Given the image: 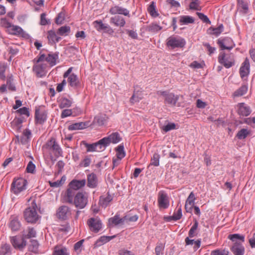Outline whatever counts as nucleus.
Listing matches in <instances>:
<instances>
[{"label": "nucleus", "instance_id": "59", "mask_svg": "<svg viewBox=\"0 0 255 255\" xmlns=\"http://www.w3.org/2000/svg\"><path fill=\"white\" fill-rule=\"evenodd\" d=\"M196 199L195 198V195L193 193V192H191L189 196L188 197L187 200H186V203H187L188 204H194V201Z\"/></svg>", "mask_w": 255, "mask_h": 255}, {"label": "nucleus", "instance_id": "35", "mask_svg": "<svg viewBox=\"0 0 255 255\" xmlns=\"http://www.w3.org/2000/svg\"><path fill=\"white\" fill-rule=\"evenodd\" d=\"M108 118L106 115H99L94 118V122L98 126H101L105 124Z\"/></svg>", "mask_w": 255, "mask_h": 255}, {"label": "nucleus", "instance_id": "42", "mask_svg": "<svg viewBox=\"0 0 255 255\" xmlns=\"http://www.w3.org/2000/svg\"><path fill=\"white\" fill-rule=\"evenodd\" d=\"M53 255H69L66 248L55 247Z\"/></svg>", "mask_w": 255, "mask_h": 255}, {"label": "nucleus", "instance_id": "11", "mask_svg": "<svg viewBox=\"0 0 255 255\" xmlns=\"http://www.w3.org/2000/svg\"><path fill=\"white\" fill-rule=\"evenodd\" d=\"M157 201L160 208L167 209L169 206L167 194L163 191H160L158 193Z\"/></svg>", "mask_w": 255, "mask_h": 255}, {"label": "nucleus", "instance_id": "64", "mask_svg": "<svg viewBox=\"0 0 255 255\" xmlns=\"http://www.w3.org/2000/svg\"><path fill=\"white\" fill-rule=\"evenodd\" d=\"M228 252H225V251L216 250L211 252V255H226V254H228Z\"/></svg>", "mask_w": 255, "mask_h": 255}, {"label": "nucleus", "instance_id": "57", "mask_svg": "<svg viewBox=\"0 0 255 255\" xmlns=\"http://www.w3.org/2000/svg\"><path fill=\"white\" fill-rule=\"evenodd\" d=\"M35 169V165L32 162L29 161L27 165L26 170L28 173H33Z\"/></svg>", "mask_w": 255, "mask_h": 255}, {"label": "nucleus", "instance_id": "22", "mask_svg": "<svg viewBox=\"0 0 255 255\" xmlns=\"http://www.w3.org/2000/svg\"><path fill=\"white\" fill-rule=\"evenodd\" d=\"M31 135L30 130L28 129H25L21 136L16 135V138L22 144H25L28 142Z\"/></svg>", "mask_w": 255, "mask_h": 255}, {"label": "nucleus", "instance_id": "26", "mask_svg": "<svg viewBox=\"0 0 255 255\" xmlns=\"http://www.w3.org/2000/svg\"><path fill=\"white\" fill-rule=\"evenodd\" d=\"M234 255H244L245 252L244 247L240 243H235L231 248Z\"/></svg>", "mask_w": 255, "mask_h": 255}, {"label": "nucleus", "instance_id": "46", "mask_svg": "<svg viewBox=\"0 0 255 255\" xmlns=\"http://www.w3.org/2000/svg\"><path fill=\"white\" fill-rule=\"evenodd\" d=\"M194 22V18L190 16H182L180 17V22L183 24L193 23Z\"/></svg>", "mask_w": 255, "mask_h": 255}, {"label": "nucleus", "instance_id": "1", "mask_svg": "<svg viewBox=\"0 0 255 255\" xmlns=\"http://www.w3.org/2000/svg\"><path fill=\"white\" fill-rule=\"evenodd\" d=\"M86 184V180H80L74 179L69 184L67 189L64 196V200L65 202H72V197L75 195L76 191L84 187Z\"/></svg>", "mask_w": 255, "mask_h": 255}, {"label": "nucleus", "instance_id": "32", "mask_svg": "<svg viewBox=\"0 0 255 255\" xmlns=\"http://www.w3.org/2000/svg\"><path fill=\"white\" fill-rule=\"evenodd\" d=\"M68 82L70 86L74 88H77L80 85L78 77L74 74H72L68 77Z\"/></svg>", "mask_w": 255, "mask_h": 255}, {"label": "nucleus", "instance_id": "30", "mask_svg": "<svg viewBox=\"0 0 255 255\" xmlns=\"http://www.w3.org/2000/svg\"><path fill=\"white\" fill-rule=\"evenodd\" d=\"M142 98V91L134 90L133 95L130 98L129 102L131 104L133 105L136 103L139 102Z\"/></svg>", "mask_w": 255, "mask_h": 255}, {"label": "nucleus", "instance_id": "39", "mask_svg": "<svg viewBox=\"0 0 255 255\" xmlns=\"http://www.w3.org/2000/svg\"><path fill=\"white\" fill-rule=\"evenodd\" d=\"M161 29V26L156 23H153L147 26L146 30L151 33H155L159 31Z\"/></svg>", "mask_w": 255, "mask_h": 255}, {"label": "nucleus", "instance_id": "38", "mask_svg": "<svg viewBox=\"0 0 255 255\" xmlns=\"http://www.w3.org/2000/svg\"><path fill=\"white\" fill-rule=\"evenodd\" d=\"M250 133L251 131L247 129L242 128L238 132L236 136L239 139H244L250 134Z\"/></svg>", "mask_w": 255, "mask_h": 255}, {"label": "nucleus", "instance_id": "33", "mask_svg": "<svg viewBox=\"0 0 255 255\" xmlns=\"http://www.w3.org/2000/svg\"><path fill=\"white\" fill-rule=\"evenodd\" d=\"M71 32V28L69 26L64 25L59 27L57 31L58 35L61 36H66Z\"/></svg>", "mask_w": 255, "mask_h": 255}, {"label": "nucleus", "instance_id": "49", "mask_svg": "<svg viewBox=\"0 0 255 255\" xmlns=\"http://www.w3.org/2000/svg\"><path fill=\"white\" fill-rule=\"evenodd\" d=\"M36 232L33 228H28V233L26 235H23V237L24 239H30L31 238L35 237Z\"/></svg>", "mask_w": 255, "mask_h": 255}, {"label": "nucleus", "instance_id": "18", "mask_svg": "<svg viewBox=\"0 0 255 255\" xmlns=\"http://www.w3.org/2000/svg\"><path fill=\"white\" fill-rule=\"evenodd\" d=\"M47 65L46 64H35L33 66V71L35 73L37 77H42L46 75L45 69Z\"/></svg>", "mask_w": 255, "mask_h": 255}, {"label": "nucleus", "instance_id": "63", "mask_svg": "<svg viewBox=\"0 0 255 255\" xmlns=\"http://www.w3.org/2000/svg\"><path fill=\"white\" fill-rule=\"evenodd\" d=\"M16 112L19 113L20 115H24L27 116H29V112L28 109L26 107H22L17 110Z\"/></svg>", "mask_w": 255, "mask_h": 255}, {"label": "nucleus", "instance_id": "24", "mask_svg": "<svg viewBox=\"0 0 255 255\" xmlns=\"http://www.w3.org/2000/svg\"><path fill=\"white\" fill-rule=\"evenodd\" d=\"M238 107V113L240 116L247 117L251 113L250 107L246 106L244 103H239Z\"/></svg>", "mask_w": 255, "mask_h": 255}, {"label": "nucleus", "instance_id": "43", "mask_svg": "<svg viewBox=\"0 0 255 255\" xmlns=\"http://www.w3.org/2000/svg\"><path fill=\"white\" fill-rule=\"evenodd\" d=\"M248 90V87L244 85L241 86L239 89L236 90L234 93V97H239L245 95Z\"/></svg>", "mask_w": 255, "mask_h": 255}, {"label": "nucleus", "instance_id": "10", "mask_svg": "<svg viewBox=\"0 0 255 255\" xmlns=\"http://www.w3.org/2000/svg\"><path fill=\"white\" fill-rule=\"evenodd\" d=\"M10 243L15 249H23L26 245V241L24 238L18 236L10 237Z\"/></svg>", "mask_w": 255, "mask_h": 255}, {"label": "nucleus", "instance_id": "2", "mask_svg": "<svg viewBox=\"0 0 255 255\" xmlns=\"http://www.w3.org/2000/svg\"><path fill=\"white\" fill-rule=\"evenodd\" d=\"M43 153H48L55 157L62 156V150L54 137H51L42 147Z\"/></svg>", "mask_w": 255, "mask_h": 255}, {"label": "nucleus", "instance_id": "25", "mask_svg": "<svg viewBox=\"0 0 255 255\" xmlns=\"http://www.w3.org/2000/svg\"><path fill=\"white\" fill-rule=\"evenodd\" d=\"M98 184L97 175L92 173L87 176V186L90 188H95L97 187Z\"/></svg>", "mask_w": 255, "mask_h": 255}, {"label": "nucleus", "instance_id": "23", "mask_svg": "<svg viewBox=\"0 0 255 255\" xmlns=\"http://www.w3.org/2000/svg\"><path fill=\"white\" fill-rule=\"evenodd\" d=\"M127 216H124L123 218H120L119 215L116 214L114 217L111 218L109 219V223L110 226L111 225H124L125 222L127 221Z\"/></svg>", "mask_w": 255, "mask_h": 255}, {"label": "nucleus", "instance_id": "60", "mask_svg": "<svg viewBox=\"0 0 255 255\" xmlns=\"http://www.w3.org/2000/svg\"><path fill=\"white\" fill-rule=\"evenodd\" d=\"M198 0H192V1L190 2L189 7L191 9L195 10H199V3L198 2Z\"/></svg>", "mask_w": 255, "mask_h": 255}, {"label": "nucleus", "instance_id": "62", "mask_svg": "<svg viewBox=\"0 0 255 255\" xmlns=\"http://www.w3.org/2000/svg\"><path fill=\"white\" fill-rule=\"evenodd\" d=\"M176 128V125L174 123H169L167 125L165 126L163 129L165 131L167 132L170 130L174 129Z\"/></svg>", "mask_w": 255, "mask_h": 255}, {"label": "nucleus", "instance_id": "37", "mask_svg": "<svg viewBox=\"0 0 255 255\" xmlns=\"http://www.w3.org/2000/svg\"><path fill=\"white\" fill-rule=\"evenodd\" d=\"M58 58V54H49L45 60L48 62L51 66H53L56 64V60Z\"/></svg>", "mask_w": 255, "mask_h": 255}, {"label": "nucleus", "instance_id": "14", "mask_svg": "<svg viewBox=\"0 0 255 255\" xmlns=\"http://www.w3.org/2000/svg\"><path fill=\"white\" fill-rule=\"evenodd\" d=\"M8 227L12 232L18 231L21 227V223L17 216H11L9 219Z\"/></svg>", "mask_w": 255, "mask_h": 255}, {"label": "nucleus", "instance_id": "28", "mask_svg": "<svg viewBox=\"0 0 255 255\" xmlns=\"http://www.w3.org/2000/svg\"><path fill=\"white\" fill-rule=\"evenodd\" d=\"M113 197L108 193L107 195H102L100 197L99 205L103 208L107 207L110 202L113 200Z\"/></svg>", "mask_w": 255, "mask_h": 255}, {"label": "nucleus", "instance_id": "47", "mask_svg": "<svg viewBox=\"0 0 255 255\" xmlns=\"http://www.w3.org/2000/svg\"><path fill=\"white\" fill-rule=\"evenodd\" d=\"M10 253V247L9 245L5 244L1 247L0 255H8Z\"/></svg>", "mask_w": 255, "mask_h": 255}, {"label": "nucleus", "instance_id": "21", "mask_svg": "<svg viewBox=\"0 0 255 255\" xmlns=\"http://www.w3.org/2000/svg\"><path fill=\"white\" fill-rule=\"evenodd\" d=\"M47 37L48 40V43L51 45L56 44V43L58 42L61 39L53 30L48 31Z\"/></svg>", "mask_w": 255, "mask_h": 255}, {"label": "nucleus", "instance_id": "48", "mask_svg": "<svg viewBox=\"0 0 255 255\" xmlns=\"http://www.w3.org/2000/svg\"><path fill=\"white\" fill-rule=\"evenodd\" d=\"M147 10L151 16L154 17L158 16V14L156 11L155 6L153 1H152L149 5Z\"/></svg>", "mask_w": 255, "mask_h": 255}, {"label": "nucleus", "instance_id": "5", "mask_svg": "<svg viewBox=\"0 0 255 255\" xmlns=\"http://www.w3.org/2000/svg\"><path fill=\"white\" fill-rule=\"evenodd\" d=\"M186 44L185 39L178 36H171L166 40V45L170 49L183 48Z\"/></svg>", "mask_w": 255, "mask_h": 255}, {"label": "nucleus", "instance_id": "29", "mask_svg": "<svg viewBox=\"0 0 255 255\" xmlns=\"http://www.w3.org/2000/svg\"><path fill=\"white\" fill-rule=\"evenodd\" d=\"M8 31L10 34L24 37V32L23 29L18 26L11 25L8 29Z\"/></svg>", "mask_w": 255, "mask_h": 255}, {"label": "nucleus", "instance_id": "6", "mask_svg": "<svg viewBox=\"0 0 255 255\" xmlns=\"http://www.w3.org/2000/svg\"><path fill=\"white\" fill-rule=\"evenodd\" d=\"M27 184L26 180L22 178H18L12 182L11 190L14 194L18 195L26 189Z\"/></svg>", "mask_w": 255, "mask_h": 255}, {"label": "nucleus", "instance_id": "55", "mask_svg": "<svg viewBox=\"0 0 255 255\" xmlns=\"http://www.w3.org/2000/svg\"><path fill=\"white\" fill-rule=\"evenodd\" d=\"M166 3L170 7L177 9L180 6V3L175 0H166Z\"/></svg>", "mask_w": 255, "mask_h": 255}, {"label": "nucleus", "instance_id": "51", "mask_svg": "<svg viewBox=\"0 0 255 255\" xmlns=\"http://www.w3.org/2000/svg\"><path fill=\"white\" fill-rule=\"evenodd\" d=\"M74 109H65L61 113V117L62 118H65L66 117L70 116L72 115L73 114H74L75 112Z\"/></svg>", "mask_w": 255, "mask_h": 255}, {"label": "nucleus", "instance_id": "13", "mask_svg": "<svg viewBox=\"0 0 255 255\" xmlns=\"http://www.w3.org/2000/svg\"><path fill=\"white\" fill-rule=\"evenodd\" d=\"M90 230L95 233H98L102 228V224L101 220L98 218H91L87 221Z\"/></svg>", "mask_w": 255, "mask_h": 255}, {"label": "nucleus", "instance_id": "56", "mask_svg": "<svg viewBox=\"0 0 255 255\" xmlns=\"http://www.w3.org/2000/svg\"><path fill=\"white\" fill-rule=\"evenodd\" d=\"M212 29L213 31L212 33L216 36H218L220 33H221L222 32H223L224 29V26L223 24H221L218 27L210 28V29Z\"/></svg>", "mask_w": 255, "mask_h": 255}, {"label": "nucleus", "instance_id": "45", "mask_svg": "<svg viewBox=\"0 0 255 255\" xmlns=\"http://www.w3.org/2000/svg\"><path fill=\"white\" fill-rule=\"evenodd\" d=\"M244 236L243 235H240L239 234H235L230 235L228 236V238L232 241L233 242H235L237 243L238 241H241L242 242H244Z\"/></svg>", "mask_w": 255, "mask_h": 255}, {"label": "nucleus", "instance_id": "53", "mask_svg": "<svg viewBox=\"0 0 255 255\" xmlns=\"http://www.w3.org/2000/svg\"><path fill=\"white\" fill-rule=\"evenodd\" d=\"M23 121L22 118H15L12 122V125L15 126L17 129H19L21 127Z\"/></svg>", "mask_w": 255, "mask_h": 255}, {"label": "nucleus", "instance_id": "44", "mask_svg": "<svg viewBox=\"0 0 255 255\" xmlns=\"http://www.w3.org/2000/svg\"><path fill=\"white\" fill-rule=\"evenodd\" d=\"M116 155L118 158L122 159L125 156V152L124 151V146L123 145H119L116 148Z\"/></svg>", "mask_w": 255, "mask_h": 255}, {"label": "nucleus", "instance_id": "15", "mask_svg": "<svg viewBox=\"0 0 255 255\" xmlns=\"http://www.w3.org/2000/svg\"><path fill=\"white\" fill-rule=\"evenodd\" d=\"M217 43L219 44L222 50H231L235 46V44H233L232 39L228 37L224 38H219L218 40Z\"/></svg>", "mask_w": 255, "mask_h": 255}, {"label": "nucleus", "instance_id": "4", "mask_svg": "<svg viewBox=\"0 0 255 255\" xmlns=\"http://www.w3.org/2000/svg\"><path fill=\"white\" fill-rule=\"evenodd\" d=\"M88 194L86 192L79 191L72 197V202L68 203L74 205L76 207L79 209H83L88 203Z\"/></svg>", "mask_w": 255, "mask_h": 255}, {"label": "nucleus", "instance_id": "3", "mask_svg": "<svg viewBox=\"0 0 255 255\" xmlns=\"http://www.w3.org/2000/svg\"><path fill=\"white\" fill-rule=\"evenodd\" d=\"M37 205L32 202L31 206L27 208L24 212V218L27 222L34 224L39 219V216L36 211Z\"/></svg>", "mask_w": 255, "mask_h": 255}, {"label": "nucleus", "instance_id": "12", "mask_svg": "<svg viewBox=\"0 0 255 255\" xmlns=\"http://www.w3.org/2000/svg\"><path fill=\"white\" fill-rule=\"evenodd\" d=\"M101 139L98 142L92 144H89L83 141V144L87 148V152L100 151L105 149L104 144L101 143Z\"/></svg>", "mask_w": 255, "mask_h": 255}, {"label": "nucleus", "instance_id": "34", "mask_svg": "<svg viewBox=\"0 0 255 255\" xmlns=\"http://www.w3.org/2000/svg\"><path fill=\"white\" fill-rule=\"evenodd\" d=\"M35 119L36 123L42 124L46 120V116L43 113H41L38 109L36 110L35 113Z\"/></svg>", "mask_w": 255, "mask_h": 255}, {"label": "nucleus", "instance_id": "7", "mask_svg": "<svg viewBox=\"0 0 255 255\" xmlns=\"http://www.w3.org/2000/svg\"><path fill=\"white\" fill-rule=\"evenodd\" d=\"M219 62L226 68H230L235 64L233 55H226L225 52H221L218 56Z\"/></svg>", "mask_w": 255, "mask_h": 255}, {"label": "nucleus", "instance_id": "36", "mask_svg": "<svg viewBox=\"0 0 255 255\" xmlns=\"http://www.w3.org/2000/svg\"><path fill=\"white\" fill-rule=\"evenodd\" d=\"M87 126L85 123L80 122L73 124L68 127V129L70 130L84 129Z\"/></svg>", "mask_w": 255, "mask_h": 255}, {"label": "nucleus", "instance_id": "61", "mask_svg": "<svg viewBox=\"0 0 255 255\" xmlns=\"http://www.w3.org/2000/svg\"><path fill=\"white\" fill-rule=\"evenodd\" d=\"M64 20V14L63 12H60L55 19V22L57 24H62Z\"/></svg>", "mask_w": 255, "mask_h": 255}, {"label": "nucleus", "instance_id": "9", "mask_svg": "<svg viewBox=\"0 0 255 255\" xmlns=\"http://www.w3.org/2000/svg\"><path fill=\"white\" fill-rule=\"evenodd\" d=\"M122 139L120 134L117 132H113L110 135L105 137L101 139V143L104 144L105 148L109 146L111 143H117L119 142Z\"/></svg>", "mask_w": 255, "mask_h": 255}, {"label": "nucleus", "instance_id": "16", "mask_svg": "<svg viewBox=\"0 0 255 255\" xmlns=\"http://www.w3.org/2000/svg\"><path fill=\"white\" fill-rule=\"evenodd\" d=\"M71 214L70 208L65 205H63L58 208L56 215L57 218L61 220H66Z\"/></svg>", "mask_w": 255, "mask_h": 255}, {"label": "nucleus", "instance_id": "8", "mask_svg": "<svg viewBox=\"0 0 255 255\" xmlns=\"http://www.w3.org/2000/svg\"><path fill=\"white\" fill-rule=\"evenodd\" d=\"M158 95L162 96L164 97V103L172 106H175L178 100V97L175 96L174 94L169 93L167 91H158L157 92Z\"/></svg>", "mask_w": 255, "mask_h": 255}, {"label": "nucleus", "instance_id": "52", "mask_svg": "<svg viewBox=\"0 0 255 255\" xmlns=\"http://www.w3.org/2000/svg\"><path fill=\"white\" fill-rule=\"evenodd\" d=\"M7 66L4 63H0V79L4 80L5 79V72Z\"/></svg>", "mask_w": 255, "mask_h": 255}, {"label": "nucleus", "instance_id": "19", "mask_svg": "<svg viewBox=\"0 0 255 255\" xmlns=\"http://www.w3.org/2000/svg\"><path fill=\"white\" fill-rule=\"evenodd\" d=\"M94 24L95 28L99 31L105 30V32L109 33H112L114 32L112 28L109 25L103 23L101 20H96L94 22Z\"/></svg>", "mask_w": 255, "mask_h": 255}, {"label": "nucleus", "instance_id": "17", "mask_svg": "<svg viewBox=\"0 0 255 255\" xmlns=\"http://www.w3.org/2000/svg\"><path fill=\"white\" fill-rule=\"evenodd\" d=\"M250 71V64L249 60L246 58L240 68V74L241 78L244 79L247 77Z\"/></svg>", "mask_w": 255, "mask_h": 255}, {"label": "nucleus", "instance_id": "20", "mask_svg": "<svg viewBox=\"0 0 255 255\" xmlns=\"http://www.w3.org/2000/svg\"><path fill=\"white\" fill-rule=\"evenodd\" d=\"M110 13L112 14H119L129 16V11L128 10L118 5L112 6L110 9Z\"/></svg>", "mask_w": 255, "mask_h": 255}, {"label": "nucleus", "instance_id": "31", "mask_svg": "<svg viewBox=\"0 0 255 255\" xmlns=\"http://www.w3.org/2000/svg\"><path fill=\"white\" fill-rule=\"evenodd\" d=\"M116 235L112 236H103L101 237L95 243L94 246L95 248L100 247L104 244L109 242L112 239L116 237Z\"/></svg>", "mask_w": 255, "mask_h": 255}, {"label": "nucleus", "instance_id": "41", "mask_svg": "<svg viewBox=\"0 0 255 255\" xmlns=\"http://www.w3.org/2000/svg\"><path fill=\"white\" fill-rule=\"evenodd\" d=\"M72 101L66 98H62L60 101L59 107L60 109L69 108L72 105Z\"/></svg>", "mask_w": 255, "mask_h": 255}, {"label": "nucleus", "instance_id": "27", "mask_svg": "<svg viewBox=\"0 0 255 255\" xmlns=\"http://www.w3.org/2000/svg\"><path fill=\"white\" fill-rule=\"evenodd\" d=\"M110 23L114 24L116 26L124 27L126 24V21L123 17L116 15L110 18Z\"/></svg>", "mask_w": 255, "mask_h": 255}, {"label": "nucleus", "instance_id": "50", "mask_svg": "<svg viewBox=\"0 0 255 255\" xmlns=\"http://www.w3.org/2000/svg\"><path fill=\"white\" fill-rule=\"evenodd\" d=\"M159 158L160 156L158 153H154L151 159L150 165L155 166H158L159 164Z\"/></svg>", "mask_w": 255, "mask_h": 255}, {"label": "nucleus", "instance_id": "54", "mask_svg": "<svg viewBox=\"0 0 255 255\" xmlns=\"http://www.w3.org/2000/svg\"><path fill=\"white\" fill-rule=\"evenodd\" d=\"M182 216V209L181 207H180L176 212H175L172 216L170 218L173 219L174 221H177L181 218Z\"/></svg>", "mask_w": 255, "mask_h": 255}, {"label": "nucleus", "instance_id": "58", "mask_svg": "<svg viewBox=\"0 0 255 255\" xmlns=\"http://www.w3.org/2000/svg\"><path fill=\"white\" fill-rule=\"evenodd\" d=\"M199 18L202 20L204 22L206 23L211 24V21L209 20V18L205 15L204 14L200 12L197 13Z\"/></svg>", "mask_w": 255, "mask_h": 255}, {"label": "nucleus", "instance_id": "40", "mask_svg": "<svg viewBox=\"0 0 255 255\" xmlns=\"http://www.w3.org/2000/svg\"><path fill=\"white\" fill-rule=\"evenodd\" d=\"M13 79L12 75L8 76L6 80V86L8 87V89L12 91H16V87L14 84L13 83Z\"/></svg>", "mask_w": 255, "mask_h": 255}]
</instances>
